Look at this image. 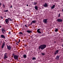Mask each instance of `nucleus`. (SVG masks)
<instances>
[{
  "label": "nucleus",
  "mask_w": 63,
  "mask_h": 63,
  "mask_svg": "<svg viewBox=\"0 0 63 63\" xmlns=\"http://www.w3.org/2000/svg\"><path fill=\"white\" fill-rule=\"evenodd\" d=\"M46 46L47 45H41L39 47V49H41L42 50H43V49H44L46 47Z\"/></svg>",
  "instance_id": "1"
},
{
  "label": "nucleus",
  "mask_w": 63,
  "mask_h": 63,
  "mask_svg": "<svg viewBox=\"0 0 63 63\" xmlns=\"http://www.w3.org/2000/svg\"><path fill=\"white\" fill-rule=\"evenodd\" d=\"M14 58L15 59H17V60H18V56L16 55H14Z\"/></svg>",
  "instance_id": "2"
},
{
  "label": "nucleus",
  "mask_w": 63,
  "mask_h": 63,
  "mask_svg": "<svg viewBox=\"0 0 63 63\" xmlns=\"http://www.w3.org/2000/svg\"><path fill=\"white\" fill-rule=\"evenodd\" d=\"M8 58V57L7 56V53H5L4 55V59H6V58Z\"/></svg>",
  "instance_id": "3"
},
{
  "label": "nucleus",
  "mask_w": 63,
  "mask_h": 63,
  "mask_svg": "<svg viewBox=\"0 0 63 63\" xmlns=\"http://www.w3.org/2000/svg\"><path fill=\"white\" fill-rule=\"evenodd\" d=\"M40 29H39L37 30V33H39L40 34L41 33V31H40Z\"/></svg>",
  "instance_id": "4"
},
{
  "label": "nucleus",
  "mask_w": 63,
  "mask_h": 63,
  "mask_svg": "<svg viewBox=\"0 0 63 63\" xmlns=\"http://www.w3.org/2000/svg\"><path fill=\"white\" fill-rule=\"evenodd\" d=\"M57 21L58 22H62V20L60 19H57Z\"/></svg>",
  "instance_id": "5"
},
{
  "label": "nucleus",
  "mask_w": 63,
  "mask_h": 63,
  "mask_svg": "<svg viewBox=\"0 0 63 63\" xmlns=\"http://www.w3.org/2000/svg\"><path fill=\"white\" fill-rule=\"evenodd\" d=\"M43 22L45 23V24H47V19H44L43 20Z\"/></svg>",
  "instance_id": "6"
},
{
  "label": "nucleus",
  "mask_w": 63,
  "mask_h": 63,
  "mask_svg": "<svg viewBox=\"0 0 63 63\" xmlns=\"http://www.w3.org/2000/svg\"><path fill=\"white\" fill-rule=\"evenodd\" d=\"M58 50H57L54 53L55 55H56V54H58Z\"/></svg>",
  "instance_id": "7"
},
{
  "label": "nucleus",
  "mask_w": 63,
  "mask_h": 63,
  "mask_svg": "<svg viewBox=\"0 0 63 63\" xmlns=\"http://www.w3.org/2000/svg\"><path fill=\"white\" fill-rule=\"evenodd\" d=\"M5 46V44L4 43H3V44L2 45V47H1V48H3Z\"/></svg>",
  "instance_id": "8"
},
{
  "label": "nucleus",
  "mask_w": 63,
  "mask_h": 63,
  "mask_svg": "<svg viewBox=\"0 0 63 63\" xmlns=\"http://www.w3.org/2000/svg\"><path fill=\"white\" fill-rule=\"evenodd\" d=\"M7 48L9 50H11V47L10 46H9L7 47Z\"/></svg>",
  "instance_id": "9"
},
{
  "label": "nucleus",
  "mask_w": 63,
  "mask_h": 63,
  "mask_svg": "<svg viewBox=\"0 0 63 63\" xmlns=\"http://www.w3.org/2000/svg\"><path fill=\"white\" fill-rule=\"evenodd\" d=\"M47 5L46 3H45L43 5V6L44 7H47Z\"/></svg>",
  "instance_id": "10"
},
{
  "label": "nucleus",
  "mask_w": 63,
  "mask_h": 63,
  "mask_svg": "<svg viewBox=\"0 0 63 63\" xmlns=\"http://www.w3.org/2000/svg\"><path fill=\"white\" fill-rule=\"evenodd\" d=\"M2 31L3 33V34H4V32H5V29H2Z\"/></svg>",
  "instance_id": "11"
},
{
  "label": "nucleus",
  "mask_w": 63,
  "mask_h": 63,
  "mask_svg": "<svg viewBox=\"0 0 63 63\" xmlns=\"http://www.w3.org/2000/svg\"><path fill=\"white\" fill-rule=\"evenodd\" d=\"M1 38H4V39H5V37L3 35H1Z\"/></svg>",
  "instance_id": "12"
},
{
  "label": "nucleus",
  "mask_w": 63,
  "mask_h": 63,
  "mask_svg": "<svg viewBox=\"0 0 63 63\" xmlns=\"http://www.w3.org/2000/svg\"><path fill=\"white\" fill-rule=\"evenodd\" d=\"M55 5H54L52 6L51 7V9H53L54 8V7H55Z\"/></svg>",
  "instance_id": "13"
},
{
  "label": "nucleus",
  "mask_w": 63,
  "mask_h": 63,
  "mask_svg": "<svg viewBox=\"0 0 63 63\" xmlns=\"http://www.w3.org/2000/svg\"><path fill=\"white\" fill-rule=\"evenodd\" d=\"M5 21L7 23H8V22L9 21V20L8 19H6L5 20Z\"/></svg>",
  "instance_id": "14"
},
{
  "label": "nucleus",
  "mask_w": 63,
  "mask_h": 63,
  "mask_svg": "<svg viewBox=\"0 0 63 63\" xmlns=\"http://www.w3.org/2000/svg\"><path fill=\"white\" fill-rule=\"evenodd\" d=\"M27 32H28V33H30L31 32V31L30 30H28L27 31Z\"/></svg>",
  "instance_id": "15"
},
{
  "label": "nucleus",
  "mask_w": 63,
  "mask_h": 63,
  "mask_svg": "<svg viewBox=\"0 0 63 63\" xmlns=\"http://www.w3.org/2000/svg\"><path fill=\"white\" fill-rule=\"evenodd\" d=\"M60 56H57V57H56V59H57V60H58L59 59V57Z\"/></svg>",
  "instance_id": "16"
},
{
  "label": "nucleus",
  "mask_w": 63,
  "mask_h": 63,
  "mask_svg": "<svg viewBox=\"0 0 63 63\" xmlns=\"http://www.w3.org/2000/svg\"><path fill=\"white\" fill-rule=\"evenodd\" d=\"M23 57L25 58H26V57H27V56H26V55H23Z\"/></svg>",
  "instance_id": "17"
},
{
  "label": "nucleus",
  "mask_w": 63,
  "mask_h": 63,
  "mask_svg": "<svg viewBox=\"0 0 63 63\" xmlns=\"http://www.w3.org/2000/svg\"><path fill=\"white\" fill-rule=\"evenodd\" d=\"M34 8L36 10H37V9H38V7L37 6H35Z\"/></svg>",
  "instance_id": "18"
},
{
  "label": "nucleus",
  "mask_w": 63,
  "mask_h": 63,
  "mask_svg": "<svg viewBox=\"0 0 63 63\" xmlns=\"http://www.w3.org/2000/svg\"><path fill=\"white\" fill-rule=\"evenodd\" d=\"M32 60H36V58L35 57H33L32 58Z\"/></svg>",
  "instance_id": "19"
},
{
  "label": "nucleus",
  "mask_w": 63,
  "mask_h": 63,
  "mask_svg": "<svg viewBox=\"0 0 63 63\" xmlns=\"http://www.w3.org/2000/svg\"><path fill=\"white\" fill-rule=\"evenodd\" d=\"M36 4H37V2H33V5H36Z\"/></svg>",
  "instance_id": "20"
},
{
  "label": "nucleus",
  "mask_w": 63,
  "mask_h": 63,
  "mask_svg": "<svg viewBox=\"0 0 63 63\" xmlns=\"http://www.w3.org/2000/svg\"><path fill=\"white\" fill-rule=\"evenodd\" d=\"M8 20H10V21H12V20L11 19V18H8Z\"/></svg>",
  "instance_id": "21"
},
{
  "label": "nucleus",
  "mask_w": 63,
  "mask_h": 63,
  "mask_svg": "<svg viewBox=\"0 0 63 63\" xmlns=\"http://www.w3.org/2000/svg\"><path fill=\"white\" fill-rule=\"evenodd\" d=\"M32 23H35V22H36V21L35 20L32 21Z\"/></svg>",
  "instance_id": "22"
},
{
  "label": "nucleus",
  "mask_w": 63,
  "mask_h": 63,
  "mask_svg": "<svg viewBox=\"0 0 63 63\" xmlns=\"http://www.w3.org/2000/svg\"><path fill=\"white\" fill-rule=\"evenodd\" d=\"M55 32H57V31H58V29H56L55 30Z\"/></svg>",
  "instance_id": "23"
},
{
  "label": "nucleus",
  "mask_w": 63,
  "mask_h": 63,
  "mask_svg": "<svg viewBox=\"0 0 63 63\" xmlns=\"http://www.w3.org/2000/svg\"><path fill=\"white\" fill-rule=\"evenodd\" d=\"M4 12H8V10H4Z\"/></svg>",
  "instance_id": "24"
},
{
  "label": "nucleus",
  "mask_w": 63,
  "mask_h": 63,
  "mask_svg": "<svg viewBox=\"0 0 63 63\" xmlns=\"http://www.w3.org/2000/svg\"><path fill=\"white\" fill-rule=\"evenodd\" d=\"M41 54L42 55H45V53H41Z\"/></svg>",
  "instance_id": "25"
},
{
  "label": "nucleus",
  "mask_w": 63,
  "mask_h": 63,
  "mask_svg": "<svg viewBox=\"0 0 63 63\" xmlns=\"http://www.w3.org/2000/svg\"><path fill=\"white\" fill-rule=\"evenodd\" d=\"M58 17H60V14H59V15H58Z\"/></svg>",
  "instance_id": "26"
},
{
  "label": "nucleus",
  "mask_w": 63,
  "mask_h": 63,
  "mask_svg": "<svg viewBox=\"0 0 63 63\" xmlns=\"http://www.w3.org/2000/svg\"><path fill=\"white\" fill-rule=\"evenodd\" d=\"M11 32H8V34H9V35H10L11 34Z\"/></svg>",
  "instance_id": "27"
},
{
  "label": "nucleus",
  "mask_w": 63,
  "mask_h": 63,
  "mask_svg": "<svg viewBox=\"0 0 63 63\" xmlns=\"http://www.w3.org/2000/svg\"><path fill=\"white\" fill-rule=\"evenodd\" d=\"M19 34H22V32H20L19 33Z\"/></svg>",
  "instance_id": "28"
},
{
  "label": "nucleus",
  "mask_w": 63,
  "mask_h": 63,
  "mask_svg": "<svg viewBox=\"0 0 63 63\" xmlns=\"http://www.w3.org/2000/svg\"><path fill=\"white\" fill-rule=\"evenodd\" d=\"M2 6L3 7V8H5V5H4V4H3Z\"/></svg>",
  "instance_id": "29"
},
{
  "label": "nucleus",
  "mask_w": 63,
  "mask_h": 63,
  "mask_svg": "<svg viewBox=\"0 0 63 63\" xmlns=\"http://www.w3.org/2000/svg\"><path fill=\"white\" fill-rule=\"evenodd\" d=\"M0 17V18H1V19H3V17H2V16H1Z\"/></svg>",
  "instance_id": "30"
},
{
  "label": "nucleus",
  "mask_w": 63,
  "mask_h": 63,
  "mask_svg": "<svg viewBox=\"0 0 63 63\" xmlns=\"http://www.w3.org/2000/svg\"><path fill=\"white\" fill-rule=\"evenodd\" d=\"M20 39H19V41L18 42V43H19L20 42Z\"/></svg>",
  "instance_id": "31"
},
{
  "label": "nucleus",
  "mask_w": 63,
  "mask_h": 63,
  "mask_svg": "<svg viewBox=\"0 0 63 63\" xmlns=\"http://www.w3.org/2000/svg\"><path fill=\"white\" fill-rule=\"evenodd\" d=\"M25 27H27V26H26V25H25Z\"/></svg>",
  "instance_id": "32"
},
{
  "label": "nucleus",
  "mask_w": 63,
  "mask_h": 63,
  "mask_svg": "<svg viewBox=\"0 0 63 63\" xmlns=\"http://www.w3.org/2000/svg\"><path fill=\"white\" fill-rule=\"evenodd\" d=\"M62 47H63V43L62 44Z\"/></svg>",
  "instance_id": "33"
},
{
  "label": "nucleus",
  "mask_w": 63,
  "mask_h": 63,
  "mask_svg": "<svg viewBox=\"0 0 63 63\" xmlns=\"http://www.w3.org/2000/svg\"><path fill=\"white\" fill-rule=\"evenodd\" d=\"M25 47H26V46H27V45H24Z\"/></svg>",
  "instance_id": "34"
},
{
  "label": "nucleus",
  "mask_w": 63,
  "mask_h": 63,
  "mask_svg": "<svg viewBox=\"0 0 63 63\" xmlns=\"http://www.w3.org/2000/svg\"><path fill=\"white\" fill-rule=\"evenodd\" d=\"M62 12H63V9H62Z\"/></svg>",
  "instance_id": "35"
},
{
  "label": "nucleus",
  "mask_w": 63,
  "mask_h": 63,
  "mask_svg": "<svg viewBox=\"0 0 63 63\" xmlns=\"http://www.w3.org/2000/svg\"><path fill=\"white\" fill-rule=\"evenodd\" d=\"M1 5V3L0 2V6Z\"/></svg>",
  "instance_id": "36"
},
{
  "label": "nucleus",
  "mask_w": 63,
  "mask_h": 63,
  "mask_svg": "<svg viewBox=\"0 0 63 63\" xmlns=\"http://www.w3.org/2000/svg\"><path fill=\"white\" fill-rule=\"evenodd\" d=\"M10 8H12V6H11V7H10Z\"/></svg>",
  "instance_id": "37"
},
{
  "label": "nucleus",
  "mask_w": 63,
  "mask_h": 63,
  "mask_svg": "<svg viewBox=\"0 0 63 63\" xmlns=\"http://www.w3.org/2000/svg\"><path fill=\"white\" fill-rule=\"evenodd\" d=\"M27 6H28V5L27 4Z\"/></svg>",
  "instance_id": "38"
},
{
  "label": "nucleus",
  "mask_w": 63,
  "mask_h": 63,
  "mask_svg": "<svg viewBox=\"0 0 63 63\" xmlns=\"http://www.w3.org/2000/svg\"><path fill=\"white\" fill-rule=\"evenodd\" d=\"M1 26H0V28H1Z\"/></svg>",
  "instance_id": "39"
},
{
  "label": "nucleus",
  "mask_w": 63,
  "mask_h": 63,
  "mask_svg": "<svg viewBox=\"0 0 63 63\" xmlns=\"http://www.w3.org/2000/svg\"><path fill=\"white\" fill-rule=\"evenodd\" d=\"M32 24V23L31 24Z\"/></svg>",
  "instance_id": "40"
},
{
  "label": "nucleus",
  "mask_w": 63,
  "mask_h": 63,
  "mask_svg": "<svg viewBox=\"0 0 63 63\" xmlns=\"http://www.w3.org/2000/svg\"><path fill=\"white\" fill-rule=\"evenodd\" d=\"M31 23H32V22H31Z\"/></svg>",
  "instance_id": "41"
}]
</instances>
